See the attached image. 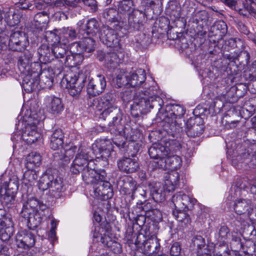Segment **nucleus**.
<instances>
[{"label": "nucleus", "mask_w": 256, "mask_h": 256, "mask_svg": "<svg viewBox=\"0 0 256 256\" xmlns=\"http://www.w3.org/2000/svg\"><path fill=\"white\" fill-rule=\"evenodd\" d=\"M137 205L140 206L138 208L142 209L144 212V214L146 216H147L148 212H150L151 211V210L154 209L152 204L150 202H147L146 200H144V202H142V200H140L138 202H137Z\"/></svg>", "instance_id": "obj_64"}, {"label": "nucleus", "mask_w": 256, "mask_h": 256, "mask_svg": "<svg viewBox=\"0 0 256 256\" xmlns=\"http://www.w3.org/2000/svg\"><path fill=\"white\" fill-rule=\"evenodd\" d=\"M228 26L223 20L218 21L213 24L210 28L208 36L210 41L214 43L218 42L226 34Z\"/></svg>", "instance_id": "obj_16"}, {"label": "nucleus", "mask_w": 256, "mask_h": 256, "mask_svg": "<svg viewBox=\"0 0 256 256\" xmlns=\"http://www.w3.org/2000/svg\"><path fill=\"white\" fill-rule=\"evenodd\" d=\"M186 132L188 136H200L204 132V125L200 118H189L186 123Z\"/></svg>", "instance_id": "obj_17"}, {"label": "nucleus", "mask_w": 256, "mask_h": 256, "mask_svg": "<svg viewBox=\"0 0 256 256\" xmlns=\"http://www.w3.org/2000/svg\"><path fill=\"white\" fill-rule=\"evenodd\" d=\"M38 178L34 169H26L23 174V182L25 184L32 186Z\"/></svg>", "instance_id": "obj_47"}, {"label": "nucleus", "mask_w": 256, "mask_h": 256, "mask_svg": "<svg viewBox=\"0 0 256 256\" xmlns=\"http://www.w3.org/2000/svg\"><path fill=\"white\" fill-rule=\"evenodd\" d=\"M192 244L198 249H202L205 246V240L201 236H195L192 240Z\"/></svg>", "instance_id": "obj_63"}, {"label": "nucleus", "mask_w": 256, "mask_h": 256, "mask_svg": "<svg viewBox=\"0 0 256 256\" xmlns=\"http://www.w3.org/2000/svg\"><path fill=\"white\" fill-rule=\"evenodd\" d=\"M97 58L100 62H104L108 68H116L120 63L121 60L114 52H98Z\"/></svg>", "instance_id": "obj_20"}, {"label": "nucleus", "mask_w": 256, "mask_h": 256, "mask_svg": "<svg viewBox=\"0 0 256 256\" xmlns=\"http://www.w3.org/2000/svg\"><path fill=\"white\" fill-rule=\"evenodd\" d=\"M58 30H48L44 32V36L46 40L49 42L52 43V44H58L60 42L61 38L57 34Z\"/></svg>", "instance_id": "obj_49"}, {"label": "nucleus", "mask_w": 256, "mask_h": 256, "mask_svg": "<svg viewBox=\"0 0 256 256\" xmlns=\"http://www.w3.org/2000/svg\"><path fill=\"white\" fill-rule=\"evenodd\" d=\"M82 48L84 50V54L86 53H90L93 52L95 50L96 42L95 40L90 37H84V38L81 40Z\"/></svg>", "instance_id": "obj_48"}, {"label": "nucleus", "mask_w": 256, "mask_h": 256, "mask_svg": "<svg viewBox=\"0 0 256 256\" xmlns=\"http://www.w3.org/2000/svg\"><path fill=\"white\" fill-rule=\"evenodd\" d=\"M101 242L114 254H120L122 251L121 245L118 242L112 240L111 238L106 234L101 236Z\"/></svg>", "instance_id": "obj_37"}, {"label": "nucleus", "mask_w": 256, "mask_h": 256, "mask_svg": "<svg viewBox=\"0 0 256 256\" xmlns=\"http://www.w3.org/2000/svg\"><path fill=\"white\" fill-rule=\"evenodd\" d=\"M107 175L105 170H102L99 174V179L93 184L92 195L94 198L100 199L101 196V193L105 186V182H107Z\"/></svg>", "instance_id": "obj_32"}, {"label": "nucleus", "mask_w": 256, "mask_h": 256, "mask_svg": "<svg viewBox=\"0 0 256 256\" xmlns=\"http://www.w3.org/2000/svg\"><path fill=\"white\" fill-rule=\"evenodd\" d=\"M98 104L104 110L117 106L116 105V98L114 94L112 92L104 94L100 98Z\"/></svg>", "instance_id": "obj_36"}, {"label": "nucleus", "mask_w": 256, "mask_h": 256, "mask_svg": "<svg viewBox=\"0 0 256 256\" xmlns=\"http://www.w3.org/2000/svg\"><path fill=\"white\" fill-rule=\"evenodd\" d=\"M119 12L115 8H106L102 12V17L105 20L106 23H112L118 22V24L123 26L124 23H126V20L125 18H122L121 16H119Z\"/></svg>", "instance_id": "obj_26"}, {"label": "nucleus", "mask_w": 256, "mask_h": 256, "mask_svg": "<svg viewBox=\"0 0 256 256\" xmlns=\"http://www.w3.org/2000/svg\"><path fill=\"white\" fill-rule=\"evenodd\" d=\"M152 82V84H150L148 82L144 84L143 90H138L136 93H144L148 98H150V96H158V86L154 82Z\"/></svg>", "instance_id": "obj_44"}, {"label": "nucleus", "mask_w": 256, "mask_h": 256, "mask_svg": "<svg viewBox=\"0 0 256 256\" xmlns=\"http://www.w3.org/2000/svg\"><path fill=\"white\" fill-rule=\"evenodd\" d=\"M27 225L30 230H34L42 222V218L39 214H33L27 220Z\"/></svg>", "instance_id": "obj_55"}, {"label": "nucleus", "mask_w": 256, "mask_h": 256, "mask_svg": "<svg viewBox=\"0 0 256 256\" xmlns=\"http://www.w3.org/2000/svg\"><path fill=\"white\" fill-rule=\"evenodd\" d=\"M120 192L122 194L126 195H130L132 199L135 197L136 187V182L131 177L122 178L119 182Z\"/></svg>", "instance_id": "obj_22"}, {"label": "nucleus", "mask_w": 256, "mask_h": 256, "mask_svg": "<svg viewBox=\"0 0 256 256\" xmlns=\"http://www.w3.org/2000/svg\"><path fill=\"white\" fill-rule=\"evenodd\" d=\"M142 244L144 254L148 256H156L160 249L158 240L156 236H151Z\"/></svg>", "instance_id": "obj_25"}, {"label": "nucleus", "mask_w": 256, "mask_h": 256, "mask_svg": "<svg viewBox=\"0 0 256 256\" xmlns=\"http://www.w3.org/2000/svg\"><path fill=\"white\" fill-rule=\"evenodd\" d=\"M166 12L174 20L180 18L181 16V6L179 2L176 0H170L168 3Z\"/></svg>", "instance_id": "obj_39"}, {"label": "nucleus", "mask_w": 256, "mask_h": 256, "mask_svg": "<svg viewBox=\"0 0 256 256\" xmlns=\"http://www.w3.org/2000/svg\"><path fill=\"white\" fill-rule=\"evenodd\" d=\"M13 230L10 226L6 228L0 227V238L3 241H6L10 240L12 236Z\"/></svg>", "instance_id": "obj_59"}, {"label": "nucleus", "mask_w": 256, "mask_h": 256, "mask_svg": "<svg viewBox=\"0 0 256 256\" xmlns=\"http://www.w3.org/2000/svg\"><path fill=\"white\" fill-rule=\"evenodd\" d=\"M123 113L122 110L116 106L108 109H104L100 114L99 118L107 120L108 124L107 130L113 134H122L124 126L122 124Z\"/></svg>", "instance_id": "obj_3"}, {"label": "nucleus", "mask_w": 256, "mask_h": 256, "mask_svg": "<svg viewBox=\"0 0 256 256\" xmlns=\"http://www.w3.org/2000/svg\"><path fill=\"white\" fill-rule=\"evenodd\" d=\"M40 136V134L36 130V127L34 126L30 130L27 128L22 134V138L28 144H32L38 140Z\"/></svg>", "instance_id": "obj_43"}, {"label": "nucleus", "mask_w": 256, "mask_h": 256, "mask_svg": "<svg viewBox=\"0 0 256 256\" xmlns=\"http://www.w3.org/2000/svg\"><path fill=\"white\" fill-rule=\"evenodd\" d=\"M23 203L29 207L32 208L36 211L38 205L40 204V200H38L36 198L32 196L26 195V196L24 194L22 195Z\"/></svg>", "instance_id": "obj_56"}, {"label": "nucleus", "mask_w": 256, "mask_h": 256, "mask_svg": "<svg viewBox=\"0 0 256 256\" xmlns=\"http://www.w3.org/2000/svg\"><path fill=\"white\" fill-rule=\"evenodd\" d=\"M226 6L232 10L236 12L240 15L248 18L250 15L256 12L252 4L254 3V0H220Z\"/></svg>", "instance_id": "obj_6"}, {"label": "nucleus", "mask_w": 256, "mask_h": 256, "mask_svg": "<svg viewBox=\"0 0 256 256\" xmlns=\"http://www.w3.org/2000/svg\"><path fill=\"white\" fill-rule=\"evenodd\" d=\"M182 200L184 206V210H190L196 202V200L190 197L189 196L180 192Z\"/></svg>", "instance_id": "obj_52"}, {"label": "nucleus", "mask_w": 256, "mask_h": 256, "mask_svg": "<svg viewBox=\"0 0 256 256\" xmlns=\"http://www.w3.org/2000/svg\"><path fill=\"white\" fill-rule=\"evenodd\" d=\"M102 170H104L98 169L94 160L90 161L89 165L82 171V175L83 180L86 184H94L98 180L99 174Z\"/></svg>", "instance_id": "obj_19"}, {"label": "nucleus", "mask_w": 256, "mask_h": 256, "mask_svg": "<svg viewBox=\"0 0 256 256\" xmlns=\"http://www.w3.org/2000/svg\"><path fill=\"white\" fill-rule=\"evenodd\" d=\"M38 188L42 191H46L48 188V192L52 198H59L62 194L65 191V187L62 180L60 177L54 178L52 175L43 174L40 178L38 182Z\"/></svg>", "instance_id": "obj_4"}, {"label": "nucleus", "mask_w": 256, "mask_h": 256, "mask_svg": "<svg viewBox=\"0 0 256 256\" xmlns=\"http://www.w3.org/2000/svg\"><path fill=\"white\" fill-rule=\"evenodd\" d=\"M106 84L104 76L101 74L98 75L90 80L87 85V93L90 96H97L103 92Z\"/></svg>", "instance_id": "obj_14"}, {"label": "nucleus", "mask_w": 256, "mask_h": 256, "mask_svg": "<svg viewBox=\"0 0 256 256\" xmlns=\"http://www.w3.org/2000/svg\"><path fill=\"white\" fill-rule=\"evenodd\" d=\"M127 129H124L122 134H114L116 138L113 140L114 143L120 149L125 148L126 145V138L123 136V134H126V132L128 131Z\"/></svg>", "instance_id": "obj_53"}, {"label": "nucleus", "mask_w": 256, "mask_h": 256, "mask_svg": "<svg viewBox=\"0 0 256 256\" xmlns=\"http://www.w3.org/2000/svg\"><path fill=\"white\" fill-rule=\"evenodd\" d=\"M150 194L156 202H160L164 200V188L160 182H152L148 184Z\"/></svg>", "instance_id": "obj_33"}, {"label": "nucleus", "mask_w": 256, "mask_h": 256, "mask_svg": "<svg viewBox=\"0 0 256 256\" xmlns=\"http://www.w3.org/2000/svg\"><path fill=\"white\" fill-rule=\"evenodd\" d=\"M235 212L239 215L248 218L256 226V208L254 209L251 201L248 199L236 200L234 205Z\"/></svg>", "instance_id": "obj_8"}, {"label": "nucleus", "mask_w": 256, "mask_h": 256, "mask_svg": "<svg viewBox=\"0 0 256 256\" xmlns=\"http://www.w3.org/2000/svg\"><path fill=\"white\" fill-rule=\"evenodd\" d=\"M66 82V88L72 96L78 98L84 86L86 78L84 76H77L72 73L66 74L62 80Z\"/></svg>", "instance_id": "obj_7"}, {"label": "nucleus", "mask_w": 256, "mask_h": 256, "mask_svg": "<svg viewBox=\"0 0 256 256\" xmlns=\"http://www.w3.org/2000/svg\"><path fill=\"white\" fill-rule=\"evenodd\" d=\"M42 160L40 155L36 152H32L26 157L25 162L26 169H34L38 166Z\"/></svg>", "instance_id": "obj_40"}, {"label": "nucleus", "mask_w": 256, "mask_h": 256, "mask_svg": "<svg viewBox=\"0 0 256 256\" xmlns=\"http://www.w3.org/2000/svg\"><path fill=\"white\" fill-rule=\"evenodd\" d=\"M99 37L101 42L108 47L117 48L120 46V38L118 33L108 26L101 28Z\"/></svg>", "instance_id": "obj_10"}, {"label": "nucleus", "mask_w": 256, "mask_h": 256, "mask_svg": "<svg viewBox=\"0 0 256 256\" xmlns=\"http://www.w3.org/2000/svg\"><path fill=\"white\" fill-rule=\"evenodd\" d=\"M98 28L99 24L98 20L92 18L87 21L84 30L87 35L94 36L98 31Z\"/></svg>", "instance_id": "obj_46"}, {"label": "nucleus", "mask_w": 256, "mask_h": 256, "mask_svg": "<svg viewBox=\"0 0 256 256\" xmlns=\"http://www.w3.org/2000/svg\"><path fill=\"white\" fill-rule=\"evenodd\" d=\"M230 235V230L226 226H220L218 232V240L222 242H225Z\"/></svg>", "instance_id": "obj_60"}, {"label": "nucleus", "mask_w": 256, "mask_h": 256, "mask_svg": "<svg viewBox=\"0 0 256 256\" xmlns=\"http://www.w3.org/2000/svg\"><path fill=\"white\" fill-rule=\"evenodd\" d=\"M33 53L24 51L18 60V66L22 78V87L26 92L30 93L36 87V78L41 71V65L38 62H32Z\"/></svg>", "instance_id": "obj_1"}, {"label": "nucleus", "mask_w": 256, "mask_h": 256, "mask_svg": "<svg viewBox=\"0 0 256 256\" xmlns=\"http://www.w3.org/2000/svg\"><path fill=\"white\" fill-rule=\"evenodd\" d=\"M18 186L16 180H10L4 182L0 190V198L2 202L0 204V210L3 206L9 208L14 203L16 194L17 192Z\"/></svg>", "instance_id": "obj_5"}, {"label": "nucleus", "mask_w": 256, "mask_h": 256, "mask_svg": "<svg viewBox=\"0 0 256 256\" xmlns=\"http://www.w3.org/2000/svg\"><path fill=\"white\" fill-rule=\"evenodd\" d=\"M172 201L174 205L175 210H184V206L182 200L180 192L173 196Z\"/></svg>", "instance_id": "obj_62"}, {"label": "nucleus", "mask_w": 256, "mask_h": 256, "mask_svg": "<svg viewBox=\"0 0 256 256\" xmlns=\"http://www.w3.org/2000/svg\"><path fill=\"white\" fill-rule=\"evenodd\" d=\"M67 42H60L58 44H53L54 60L64 59L66 54V50L65 48L62 46V44L66 45Z\"/></svg>", "instance_id": "obj_45"}, {"label": "nucleus", "mask_w": 256, "mask_h": 256, "mask_svg": "<svg viewBox=\"0 0 256 256\" xmlns=\"http://www.w3.org/2000/svg\"><path fill=\"white\" fill-rule=\"evenodd\" d=\"M81 41L74 42L69 46L70 52L72 54H84Z\"/></svg>", "instance_id": "obj_61"}, {"label": "nucleus", "mask_w": 256, "mask_h": 256, "mask_svg": "<svg viewBox=\"0 0 256 256\" xmlns=\"http://www.w3.org/2000/svg\"><path fill=\"white\" fill-rule=\"evenodd\" d=\"M180 158L176 155L170 156L168 152V155L164 157V159L160 160L158 162H152L150 166L153 168H158L164 170L166 169H177L182 164Z\"/></svg>", "instance_id": "obj_11"}, {"label": "nucleus", "mask_w": 256, "mask_h": 256, "mask_svg": "<svg viewBox=\"0 0 256 256\" xmlns=\"http://www.w3.org/2000/svg\"><path fill=\"white\" fill-rule=\"evenodd\" d=\"M28 41L23 32L16 31L10 34L8 46L12 50L22 52L25 50Z\"/></svg>", "instance_id": "obj_15"}, {"label": "nucleus", "mask_w": 256, "mask_h": 256, "mask_svg": "<svg viewBox=\"0 0 256 256\" xmlns=\"http://www.w3.org/2000/svg\"><path fill=\"white\" fill-rule=\"evenodd\" d=\"M4 20L10 26H14L20 22V14L18 10L10 8L4 11Z\"/></svg>", "instance_id": "obj_31"}, {"label": "nucleus", "mask_w": 256, "mask_h": 256, "mask_svg": "<svg viewBox=\"0 0 256 256\" xmlns=\"http://www.w3.org/2000/svg\"><path fill=\"white\" fill-rule=\"evenodd\" d=\"M16 241L18 247L24 249L32 247L36 242L34 234L26 230H22L16 234Z\"/></svg>", "instance_id": "obj_18"}, {"label": "nucleus", "mask_w": 256, "mask_h": 256, "mask_svg": "<svg viewBox=\"0 0 256 256\" xmlns=\"http://www.w3.org/2000/svg\"><path fill=\"white\" fill-rule=\"evenodd\" d=\"M49 21L48 14L46 12L37 13L34 16L33 25L34 27L42 30L45 29Z\"/></svg>", "instance_id": "obj_35"}, {"label": "nucleus", "mask_w": 256, "mask_h": 256, "mask_svg": "<svg viewBox=\"0 0 256 256\" xmlns=\"http://www.w3.org/2000/svg\"><path fill=\"white\" fill-rule=\"evenodd\" d=\"M46 106L50 112L58 115L64 110L62 100L54 96H48L46 98Z\"/></svg>", "instance_id": "obj_27"}, {"label": "nucleus", "mask_w": 256, "mask_h": 256, "mask_svg": "<svg viewBox=\"0 0 256 256\" xmlns=\"http://www.w3.org/2000/svg\"><path fill=\"white\" fill-rule=\"evenodd\" d=\"M134 100V104L131 106V114L135 117H138L140 114L143 111L150 110L152 108L158 110V114L160 118L164 112L161 111L164 102L158 96H150L148 98L144 93H135Z\"/></svg>", "instance_id": "obj_2"}, {"label": "nucleus", "mask_w": 256, "mask_h": 256, "mask_svg": "<svg viewBox=\"0 0 256 256\" xmlns=\"http://www.w3.org/2000/svg\"><path fill=\"white\" fill-rule=\"evenodd\" d=\"M146 216L150 218L152 220L156 222H158L162 220V213L157 208H154L150 212H148Z\"/></svg>", "instance_id": "obj_58"}, {"label": "nucleus", "mask_w": 256, "mask_h": 256, "mask_svg": "<svg viewBox=\"0 0 256 256\" xmlns=\"http://www.w3.org/2000/svg\"><path fill=\"white\" fill-rule=\"evenodd\" d=\"M180 180L179 174L176 171H173L168 174V178L165 180V186L166 190L173 191L178 184Z\"/></svg>", "instance_id": "obj_41"}, {"label": "nucleus", "mask_w": 256, "mask_h": 256, "mask_svg": "<svg viewBox=\"0 0 256 256\" xmlns=\"http://www.w3.org/2000/svg\"><path fill=\"white\" fill-rule=\"evenodd\" d=\"M64 134L61 129H56L50 136V146L53 150H57L62 147Z\"/></svg>", "instance_id": "obj_34"}, {"label": "nucleus", "mask_w": 256, "mask_h": 256, "mask_svg": "<svg viewBox=\"0 0 256 256\" xmlns=\"http://www.w3.org/2000/svg\"><path fill=\"white\" fill-rule=\"evenodd\" d=\"M160 118L164 122V130L168 135L173 138L178 137L182 130V124L178 122V120L160 116Z\"/></svg>", "instance_id": "obj_21"}, {"label": "nucleus", "mask_w": 256, "mask_h": 256, "mask_svg": "<svg viewBox=\"0 0 256 256\" xmlns=\"http://www.w3.org/2000/svg\"><path fill=\"white\" fill-rule=\"evenodd\" d=\"M55 74L54 70L52 68H44L38 72V76L36 78L37 85L36 87L32 90V92L40 88H50L52 85Z\"/></svg>", "instance_id": "obj_13"}, {"label": "nucleus", "mask_w": 256, "mask_h": 256, "mask_svg": "<svg viewBox=\"0 0 256 256\" xmlns=\"http://www.w3.org/2000/svg\"><path fill=\"white\" fill-rule=\"evenodd\" d=\"M186 211L174 210L172 214L177 220L188 224L190 223V216L186 212Z\"/></svg>", "instance_id": "obj_51"}, {"label": "nucleus", "mask_w": 256, "mask_h": 256, "mask_svg": "<svg viewBox=\"0 0 256 256\" xmlns=\"http://www.w3.org/2000/svg\"><path fill=\"white\" fill-rule=\"evenodd\" d=\"M146 14L144 11L135 8L130 14L127 16L128 25L124 23L123 26L126 30H139L142 26V22L146 20Z\"/></svg>", "instance_id": "obj_9"}, {"label": "nucleus", "mask_w": 256, "mask_h": 256, "mask_svg": "<svg viewBox=\"0 0 256 256\" xmlns=\"http://www.w3.org/2000/svg\"><path fill=\"white\" fill-rule=\"evenodd\" d=\"M119 170L126 174L133 173L138 168V163L136 158L124 157L117 162Z\"/></svg>", "instance_id": "obj_23"}, {"label": "nucleus", "mask_w": 256, "mask_h": 256, "mask_svg": "<svg viewBox=\"0 0 256 256\" xmlns=\"http://www.w3.org/2000/svg\"><path fill=\"white\" fill-rule=\"evenodd\" d=\"M106 142L92 145V152L96 155V159H101L104 164H108V158L110 155V148H106Z\"/></svg>", "instance_id": "obj_28"}, {"label": "nucleus", "mask_w": 256, "mask_h": 256, "mask_svg": "<svg viewBox=\"0 0 256 256\" xmlns=\"http://www.w3.org/2000/svg\"><path fill=\"white\" fill-rule=\"evenodd\" d=\"M128 74L120 70L114 80L117 86L120 88L128 84Z\"/></svg>", "instance_id": "obj_54"}, {"label": "nucleus", "mask_w": 256, "mask_h": 256, "mask_svg": "<svg viewBox=\"0 0 256 256\" xmlns=\"http://www.w3.org/2000/svg\"><path fill=\"white\" fill-rule=\"evenodd\" d=\"M184 112L182 106L179 104H170L166 106L164 112L160 116L178 120L182 118Z\"/></svg>", "instance_id": "obj_24"}, {"label": "nucleus", "mask_w": 256, "mask_h": 256, "mask_svg": "<svg viewBox=\"0 0 256 256\" xmlns=\"http://www.w3.org/2000/svg\"><path fill=\"white\" fill-rule=\"evenodd\" d=\"M38 52L40 61L44 64L50 62L54 60L53 44H43L38 48Z\"/></svg>", "instance_id": "obj_30"}, {"label": "nucleus", "mask_w": 256, "mask_h": 256, "mask_svg": "<svg viewBox=\"0 0 256 256\" xmlns=\"http://www.w3.org/2000/svg\"><path fill=\"white\" fill-rule=\"evenodd\" d=\"M170 149L160 143H154L150 147L148 150V154L152 159L148 163V168L150 170H154L157 168H153L150 164L152 162H156L162 159L168 155Z\"/></svg>", "instance_id": "obj_12"}, {"label": "nucleus", "mask_w": 256, "mask_h": 256, "mask_svg": "<svg viewBox=\"0 0 256 256\" xmlns=\"http://www.w3.org/2000/svg\"><path fill=\"white\" fill-rule=\"evenodd\" d=\"M117 6L120 16H128L136 8L132 0H120L118 2Z\"/></svg>", "instance_id": "obj_38"}, {"label": "nucleus", "mask_w": 256, "mask_h": 256, "mask_svg": "<svg viewBox=\"0 0 256 256\" xmlns=\"http://www.w3.org/2000/svg\"><path fill=\"white\" fill-rule=\"evenodd\" d=\"M90 150H81L80 152L76 155L74 160L78 161L80 164L86 168L89 165L90 162L94 160L93 158L90 155Z\"/></svg>", "instance_id": "obj_42"}, {"label": "nucleus", "mask_w": 256, "mask_h": 256, "mask_svg": "<svg viewBox=\"0 0 256 256\" xmlns=\"http://www.w3.org/2000/svg\"><path fill=\"white\" fill-rule=\"evenodd\" d=\"M128 84L132 87H138L144 82L146 79L145 70L140 68L134 72L128 74Z\"/></svg>", "instance_id": "obj_29"}, {"label": "nucleus", "mask_w": 256, "mask_h": 256, "mask_svg": "<svg viewBox=\"0 0 256 256\" xmlns=\"http://www.w3.org/2000/svg\"><path fill=\"white\" fill-rule=\"evenodd\" d=\"M60 34H62L66 37L68 40H62L64 42H68V40H73L76 38L78 34L76 32V30L71 27H63L61 29H60Z\"/></svg>", "instance_id": "obj_50"}, {"label": "nucleus", "mask_w": 256, "mask_h": 256, "mask_svg": "<svg viewBox=\"0 0 256 256\" xmlns=\"http://www.w3.org/2000/svg\"><path fill=\"white\" fill-rule=\"evenodd\" d=\"M113 194V190L110 184L108 181L107 182H105V186L102 190V192L101 193V196L100 199L106 200L112 198Z\"/></svg>", "instance_id": "obj_57"}]
</instances>
